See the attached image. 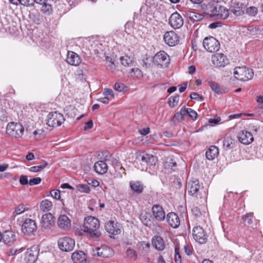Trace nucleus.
Masks as SVG:
<instances>
[{
  "label": "nucleus",
  "instance_id": "10",
  "mask_svg": "<svg viewBox=\"0 0 263 263\" xmlns=\"http://www.w3.org/2000/svg\"><path fill=\"white\" fill-rule=\"evenodd\" d=\"M37 226L34 220L31 219H27L24 222L22 227V231L25 235L31 236L36 231Z\"/></svg>",
  "mask_w": 263,
  "mask_h": 263
},
{
  "label": "nucleus",
  "instance_id": "59",
  "mask_svg": "<svg viewBox=\"0 0 263 263\" xmlns=\"http://www.w3.org/2000/svg\"><path fill=\"white\" fill-rule=\"evenodd\" d=\"M190 98L191 99L196 100L200 101H202L203 100V98L200 96L196 92H192L190 95Z\"/></svg>",
  "mask_w": 263,
  "mask_h": 263
},
{
  "label": "nucleus",
  "instance_id": "29",
  "mask_svg": "<svg viewBox=\"0 0 263 263\" xmlns=\"http://www.w3.org/2000/svg\"><path fill=\"white\" fill-rule=\"evenodd\" d=\"M94 169L99 174L103 175L108 171V165L104 161H99L94 164Z\"/></svg>",
  "mask_w": 263,
  "mask_h": 263
},
{
  "label": "nucleus",
  "instance_id": "42",
  "mask_svg": "<svg viewBox=\"0 0 263 263\" xmlns=\"http://www.w3.org/2000/svg\"><path fill=\"white\" fill-rule=\"evenodd\" d=\"M30 16L32 21L35 24L39 25L42 23L43 21V18L39 12L32 13Z\"/></svg>",
  "mask_w": 263,
  "mask_h": 263
},
{
  "label": "nucleus",
  "instance_id": "64",
  "mask_svg": "<svg viewBox=\"0 0 263 263\" xmlns=\"http://www.w3.org/2000/svg\"><path fill=\"white\" fill-rule=\"evenodd\" d=\"M93 126V122L92 120H89L85 123V125L84 127V129L86 130L88 129L91 128Z\"/></svg>",
  "mask_w": 263,
  "mask_h": 263
},
{
  "label": "nucleus",
  "instance_id": "35",
  "mask_svg": "<svg viewBox=\"0 0 263 263\" xmlns=\"http://www.w3.org/2000/svg\"><path fill=\"white\" fill-rule=\"evenodd\" d=\"M245 9L242 4L236 3L232 9V12L237 16L241 15L243 13Z\"/></svg>",
  "mask_w": 263,
  "mask_h": 263
},
{
  "label": "nucleus",
  "instance_id": "45",
  "mask_svg": "<svg viewBox=\"0 0 263 263\" xmlns=\"http://www.w3.org/2000/svg\"><path fill=\"white\" fill-rule=\"evenodd\" d=\"M174 260L175 263H181L182 262L181 256L179 253V247L178 245H176L175 248Z\"/></svg>",
  "mask_w": 263,
  "mask_h": 263
},
{
  "label": "nucleus",
  "instance_id": "36",
  "mask_svg": "<svg viewBox=\"0 0 263 263\" xmlns=\"http://www.w3.org/2000/svg\"><path fill=\"white\" fill-rule=\"evenodd\" d=\"M48 165V163L44 160H42L38 163L36 166H31L29 168V170L31 172H39L43 170Z\"/></svg>",
  "mask_w": 263,
  "mask_h": 263
},
{
  "label": "nucleus",
  "instance_id": "13",
  "mask_svg": "<svg viewBox=\"0 0 263 263\" xmlns=\"http://www.w3.org/2000/svg\"><path fill=\"white\" fill-rule=\"evenodd\" d=\"M212 62L217 67H224L229 64V61L226 55L218 53L212 55Z\"/></svg>",
  "mask_w": 263,
  "mask_h": 263
},
{
  "label": "nucleus",
  "instance_id": "38",
  "mask_svg": "<svg viewBox=\"0 0 263 263\" xmlns=\"http://www.w3.org/2000/svg\"><path fill=\"white\" fill-rule=\"evenodd\" d=\"M40 207L41 210L44 212H48L52 209V203L48 199H45L42 201Z\"/></svg>",
  "mask_w": 263,
  "mask_h": 263
},
{
  "label": "nucleus",
  "instance_id": "52",
  "mask_svg": "<svg viewBox=\"0 0 263 263\" xmlns=\"http://www.w3.org/2000/svg\"><path fill=\"white\" fill-rule=\"evenodd\" d=\"M61 192L59 190H52L50 192V195L57 200H60L61 198Z\"/></svg>",
  "mask_w": 263,
  "mask_h": 263
},
{
  "label": "nucleus",
  "instance_id": "9",
  "mask_svg": "<svg viewBox=\"0 0 263 263\" xmlns=\"http://www.w3.org/2000/svg\"><path fill=\"white\" fill-rule=\"evenodd\" d=\"M192 235L194 239L200 244L205 243L208 240V236L205 231L200 226L193 228Z\"/></svg>",
  "mask_w": 263,
  "mask_h": 263
},
{
  "label": "nucleus",
  "instance_id": "18",
  "mask_svg": "<svg viewBox=\"0 0 263 263\" xmlns=\"http://www.w3.org/2000/svg\"><path fill=\"white\" fill-rule=\"evenodd\" d=\"M237 138L239 141L245 145H248L254 140L252 134L245 130L240 131L237 136Z\"/></svg>",
  "mask_w": 263,
  "mask_h": 263
},
{
  "label": "nucleus",
  "instance_id": "44",
  "mask_svg": "<svg viewBox=\"0 0 263 263\" xmlns=\"http://www.w3.org/2000/svg\"><path fill=\"white\" fill-rule=\"evenodd\" d=\"M120 60L121 64L124 66H130L132 65V60L130 57L127 55L121 57Z\"/></svg>",
  "mask_w": 263,
  "mask_h": 263
},
{
  "label": "nucleus",
  "instance_id": "46",
  "mask_svg": "<svg viewBox=\"0 0 263 263\" xmlns=\"http://www.w3.org/2000/svg\"><path fill=\"white\" fill-rule=\"evenodd\" d=\"M77 189L80 192L88 193L90 192V188L87 184H78L76 185Z\"/></svg>",
  "mask_w": 263,
  "mask_h": 263
},
{
  "label": "nucleus",
  "instance_id": "28",
  "mask_svg": "<svg viewBox=\"0 0 263 263\" xmlns=\"http://www.w3.org/2000/svg\"><path fill=\"white\" fill-rule=\"evenodd\" d=\"M208 84L212 91L218 95L226 93L228 91V89L227 88L224 86H220L215 82L210 81L208 82Z\"/></svg>",
  "mask_w": 263,
  "mask_h": 263
},
{
  "label": "nucleus",
  "instance_id": "3",
  "mask_svg": "<svg viewBox=\"0 0 263 263\" xmlns=\"http://www.w3.org/2000/svg\"><path fill=\"white\" fill-rule=\"evenodd\" d=\"M235 78L241 81H248L251 80L254 76L252 69L245 66L237 67L234 71Z\"/></svg>",
  "mask_w": 263,
  "mask_h": 263
},
{
  "label": "nucleus",
  "instance_id": "7",
  "mask_svg": "<svg viewBox=\"0 0 263 263\" xmlns=\"http://www.w3.org/2000/svg\"><path fill=\"white\" fill-rule=\"evenodd\" d=\"M204 49L209 52H216L220 48V43L218 40L213 36L206 37L203 41Z\"/></svg>",
  "mask_w": 263,
  "mask_h": 263
},
{
  "label": "nucleus",
  "instance_id": "21",
  "mask_svg": "<svg viewBox=\"0 0 263 263\" xmlns=\"http://www.w3.org/2000/svg\"><path fill=\"white\" fill-rule=\"evenodd\" d=\"M57 224L62 230H68L71 228V220L66 215H61L58 218Z\"/></svg>",
  "mask_w": 263,
  "mask_h": 263
},
{
  "label": "nucleus",
  "instance_id": "58",
  "mask_svg": "<svg viewBox=\"0 0 263 263\" xmlns=\"http://www.w3.org/2000/svg\"><path fill=\"white\" fill-rule=\"evenodd\" d=\"M192 211L193 214L196 217H199L202 215L200 210L197 206H194L192 209Z\"/></svg>",
  "mask_w": 263,
  "mask_h": 263
},
{
  "label": "nucleus",
  "instance_id": "17",
  "mask_svg": "<svg viewBox=\"0 0 263 263\" xmlns=\"http://www.w3.org/2000/svg\"><path fill=\"white\" fill-rule=\"evenodd\" d=\"M106 231L109 234L116 235L121 233L120 224L117 222L109 220L105 224Z\"/></svg>",
  "mask_w": 263,
  "mask_h": 263
},
{
  "label": "nucleus",
  "instance_id": "51",
  "mask_svg": "<svg viewBox=\"0 0 263 263\" xmlns=\"http://www.w3.org/2000/svg\"><path fill=\"white\" fill-rule=\"evenodd\" d=\"M140 219L142 222L145 226H148L151 224V220L149 218H147L146 214H141L140 216Z\"/></svg>",
  "mask_w": 263,
  "mask_h": 263
},
{
  "label": "nucleus",
  "instance_id": "20",
  "mask_svg": "<svg viewBox=\"0 0 263 263\" xmlns=\"http://www.w3.org/2000/svg\"><path fill=\"white\" fill-rule=\"evenodd\" d=\"M55 218L50 213L44 214L42 217L41 225L45 229H50L54 223Z\"/></svg>",
  "mask_w": 263,
  "mask_h": 263
},
{
  "label": "nucleus",
  "instance_id": "31",
  "mask_svg": "<svg viewBox=\"0 0 263 263\" xmlns=\"http://www.w3.org/2000/svg\"><path fill=\"white\" fill-rule=\"evenodd\" d=\"M222 143L223 149L227 151L234 147L235 141L230 136L226 135L222 140Z\"/></svg>",
  "mask_w": 263,
  "mask_h": 263
},
{
  "label": "nucleus",
  "instance_id": "48",
  "mask_svg": "<svg viewBox=\"0 0 263 263\" xmlns=\"http://www.w3.org/2000/svg\"><path fill=\"white\" fill-rule=\"evenodd\" d=\"M130 73H134V76L138 79L142 78L143 76L142 71L138 68H132Z\"/></svg>",
  "mask_w": 263,
  "mask_h": 263
},
{
  "label": "nucleus",
  "instance_id": "33",
  "mask_svg": "<svg viewBox=\"0 0 263 263\" xmlns=\"http://www.w3.org/2000/svg\"><path fill=\"white\" fill-rule=\"evenodd\" d=\"M262 30L259 26L251 25L247 27L246 33L251 36L262 34Z\"/></svg>",
  "mask_w": 263,
  "mask_h": 263
},
{
  "label": "nucleus",
  "instance_id": "54",
  "mask_svg": "<svg viewBox=\"0 0 263 263\" xmlns=\"http://www.w3.org/2000/svg\"><path fill=\"white\" fill-rule=\"evenodd\" d=\"M20 4L26 7H32L34 5V0H21Z\"/></svg>",
  "mask_w": 263,
  "mask_h": 263
},
{
  "label": "nucleus",
  "instance_id": "39",
  "mask_svg": "<svg viewBox=\"0 0 263 263\" xmlns=\"http://www.w3.org/2000/svg\"><path fill=\"white\" fill-rule=\"evenodd\" d=\"M253 213H248L242 216V220L246 226L248 227L251 225L253 221Z\"/></svg>",
  "mask_w": 263,
  "mask_h": 263
},
{
  "label": "nucleus",
  "instance_id": "16",
  "mask_svg": "<svg viewBox=\"0 0 263 263\" xmlns=\"http://www.w3.org/2000/svg\"><path fill=\"white\" fill-rule=\"evenodd\" d=\"M113 254L112 249L106 246H103L100 248H96L93 250V255L94 256L108 258L112 256Z\"/></svg>",
  "mask_w": 263,
  "mask_h": 263
},
{
  "label": "nucleus",
  "instance_id": "14",
  "mask_svg": "<svg viewBox=\"0 0 263 263\" xmlns=\"http://www.w3.org/2000/svg\"><path fill=\"white\" fill-rule=\"evenodd\" d=\"M170 25L175 29L181 28L184 23L181 15L177 12H174L170 16L168 20Z\"/></svg>",
  "mask_w": 263,
  "mask_h": 263
},
{
  "label": "nucleus",
  "instance_id": "30",
  "mask_svg": "<svg viewBox=\"0 0 263 263\" xmlns=\"http://www.w3.org/2000/svg\"><path fill=\"white\" fill-rule=\"evenodd\" d=\"M129 186L132 190L138 194H140L143 192L144 189L143 184L140 181H131L129 182Z\"/></svg>",
  "mask_w": 263,
  "mask_h": 263
},
{
  "label": "nucleus",
  "instance_id": "50",
  "mask_svg": "<svg viewBox=\"0 0 263 263\" xmlns=\"http://www.w3.org/2000/svg\"><path fill=\"white\" fill-rule=\"evenodd\" d=\"M126 254L128 257L134 260H136L137 258V253L134 249H128L126 251Z\"/></svg>",
  "mask_w": 263,
  "mask_h": 263
},
{
  "label": "nucleus",
  "instance_id": "47",
  "mask_svg": "<svg viewBox=\"0 0 263 263\" xmlns=\"http://www.w3.org/2000/svg\"><path fill=\"white\" fill-rule=\"evenodd\" d=\"M246 13L250 16H255L257 12L258 9L256 7L250 6L246 9Z\"/></svg>",
  "mask_w": 263,
  "mask_h": 263
},
{
  "label": "nucleus",
  "instance_id": "22",
  "mask_svg": "<svg viewBox=\"0 0 263 263\" xmlns=\"http://www.w3.org/2000/svg\"><path fill=\"white\" fill-rule=\"evenodd\" d=\"M166 220L169 226L173 228H177L180 226V218L174 212L168 213L166 216Z\"/></svg>",
  "mask_w": 263,
  "mask_h": 263
},
{
  "label": "nucleus",
  "instance_id": "62",
  "mask_svg": "<svg viewBox=\"0 0 263 263\" xmlns=\"http://www.w3.org/2000/svg\"><path fill=\"white\" fill-rule=\"evenodd\" d=\"M139 133L142 136H145L150 132L149 127L144 128L139 130Z\"/></svg>",
  "mask_w": 263,
  "mask_h": 263
},
{
  "label": "nucleus",
  "instance_id": "34",
  "mask_svg": "<svg viewBox=\"0 0 263 263\" xmlns=\"http://www.w3.org/2000/svg\"><path fill=\"white\" fill-rule=\"evenodd\" d=\"M186 16L189 18L192 22H198L203 19L204 16L193 11H187L185 12Z\"/></svg>",
  "mask_w": 263,
  "mask_h": 263
},
{
  "label": "nucleus",
  "instance_id": "63",
  "mask_svg": "<svg viewBox=\"0 0 263 263\" xmlns=\"http://www.w3.org/2000/svg\"><path fill=\"white\" fill-rule=\"evenodd\" d=\"M88 183L94 187H97L99 185V181L96 179H89Z\"/></svg>",
  "mask_w": 263,
  "mask_h": 263
},
{
  "label": "nucleus",
  "instance_id": "11",
  "mask_svg": "<svg viewBox=\"0 0 263 263\" xmlns=\"http://www.w3.org/2000/svg\"><path fill=\"white\" fill-rule=\"evenodd\" d=\"M39 250L37 246H32L28 249L25 254L24 262L25 263H34L37 258Z\"/></svg>",
  "mask_w": 263,
  "mask_h": 263
},
{
  "label": "nucleus",
  "instance_id": "4",
  "mask_svg": "<svg viewBox=\"0 0 263 263\" xmlns=\"http://www.w3.org/2000/svg\"><path fill=\"white\" fill-rule=\"evenodd\" d=\"M170 59L169 55L164 51L157 52L153 57V62L157 67L165 68L170 64Z\"/></svg>",
  "mask_w": 263,
  "mask_h": 263
},
{
  "label": "nucleus",
  "instance_id": "24",
  "mask_svg": "<svg viewBox=\"0 0 263 263\" xmlns=\"http://www.w3.org/2000/svg\"><path fill=\"white\" fill-rule=\"evenodd\" d=\"M66 62L70 65L78 66L81 62L80 57L73 51H68Z\"/></svg>",
  "mask_w": 263,
  "mask_h": 263
},
{
  "label": "nucleus",
  "instance_id": "25",
  "mask_svg": "<svg viewBox=\"0 0 263 263\" xmlns=\"http://www.w3.org/2000/svg\"><path fill=\"white\" fill-rule=\"evenodd\" d=\"M141 161L147 165H155L157 162V158L152 154L143 152L140 154Z\"/></svg>",
  "mask_w": 263,
  "mask_h": 263
},
{
  "label": "nucleus",
  "instance_id": "15",
  "mask_svg": "<svg viewBox=\"0 0 263 263\" xmlns=\"http://www.w3.org/2000/svg\"><path fill=\"white\" fill-rule=\"evenodd\" d=\"M163 40L166 44L173 47L177 45L179 41V36L174 31L166 32L163 35Z\"/></svg>",
  "mask_w": 263,
  "mask_h": 263
},
{
  "label": "nucleus",
  "instance_id": "60",
  "mask_svg": "<svg viewBox=\"0 0 263 263\" xmlns=\"http://www.w3.org/2000/svg\"><path fill=\"white\" fill-rule=\"evenodd\" d=\"M20 183L22 185H26L29 183L27 176L26 175H22L20 178Z\"/></svg>",
  "mask_w": 263,
  "mask_h": 263
},
{
  "label": "nucleus",
  "instance_id": "32",
  "mask_svg": "<svg viewBox=\"0 0 263 263\" xmlns=\"http://www.w3.org/2000/svg\"><path fill=\"white\" fill-rule=\"evenodd\" d=\"M219 154L218 148L216 146H211L206 152V157L208 160H214Z\"/></svg>",
  "mask_w": 263,
  "mask_h": 263
},
{
  "label": "nucleus",
  "instance_id": "6",
  "mask_svg": "<svg viewBox=\"0 0 263 263\" xmlns=\"http://www.w3.org/2000/svg\"><path fill=\"white\" fill-rule=\"evenodd\" d=\"M24 131L23 126L21 124L16 123H9L6 127L7 134L15 138L21 137L23 135Z\"/></svg>",
  "mask_w": 263,
  "mask_h": 263
},
{
  "label": "nucleus",
  "instance_id": "1",
  "mask_svg": "<svg viewBox=\"0 0 263 263\" xmlns=\"http://www.w3.org/2000/svg\"><path fill=\"white\" fill-rule=\"evenodd\" d=\"M100 223L98 219L92 216H89L84 220L83 230L88 233L91 237L98 238L101 233L98 231Z\"/></svg>",
  "mask_w": 263,
  "mask_h": 263
},
{
  "label": "nucleus",
  "instance_id": "61",
  "mask_svg": "<svg viewBox=\"0 0 263 263\" xmlns=\"http://www.w3.org/2000/svg\"><path fill=\"white\" fill-rule=\"evenodd\" d=\"M107 70L112 72L115 71V70H116V66L114 62H110V63L107 66Z\"/></svg>",
  "mask_w": 263,
  "mask_h": 263
},
{
  "label": "nucleus",
  "instance_id": "49",
  "mask_svg": "<svg viewBox=\"0 0 263 263\" xmlns=\"http://www.w3.org/2000/svg\"><path fill=\"white\" fill-rule=\"evenodd\" d=\"M126 87L125 85L120 82H117L115 83L114 85V89L119 92H121L124 91L125 88Z\"/></svg>",
  "mask_w": 263,
  "mask_h": 263
},
{
  "label": "nucleus",
  "instance_id": "53",
  "mask_svg": "<svg viewBox=\"0 0 263 263\" xmlns=\"http://www.w3.org/2000/svg\"><path fill=\"white\" fill-rule=\"evenodd\" d=\"M103 93L105 96L110 98L111 99H112L114 98V92L111 89L105 88Z\"/></svg>",
  "mask_w": 263,
  "mask_h": 263
},
{
  "label": "nucleus",
  "instance_id": "37",
  "mask_svg": "<svg viewBox=\"0 0 263 263\" xmlns=\"http://www.w3.org/2000/svg\"><path fill=\"white\" fill-rule=\"evenodd\" d=\"M64 112L68 117L74 118L77 115V109L72 105H68L65 108Z\"/></svg>",
  "mask_w": 263,
  "mask_h": 263
},
{
  "label": "nucleus",
  "instance_id": "8",
  "mask_svg": "<svg viewBox=\"0 0 263 263\" xmlns=\"http://www.w3.org/2000/svg\"><path fill=\"white\" fill-rule=\"evenodd\" d=\"M58 243L61 250L64 252H70L74 247L75 241L69 237L64 236L59 239Z\"/></svg>",
  "mask_w": 263,
  "mask_h": 263
},
{
  "label": "nucleus",
  "instance_id": "5",
  "mask_svg": "<svg viewBox=\"0 0 263 263\" xmlns=\"http://www.w3.org/2000/svg\"><path fill=\"white\" fill-rule=\"evenodd\" d=\"M65 119L62 114L57 111L50 112L47 118V124L51 127H55L60 126Z\"/></svg>",
  "mask_w": 263,
  "mask_h": 263
},
{
  "label": "nucleus",
  "instance_id": "57",
  "mask_svg": "<svg viewBox=\"0 0 263 263\" xmlns=\"http://www.w3.org/2000/svg\"><path fill=\"white\" fill-rule=\"evenodd\" d=\"M26 211L24 205L20 204L15 209V212L16 215H20Z\"/></svg>",
  "mask_w": 263,
  "mask_h": 263
},
{
  "label": "nucleus",
  "instance_id": "56",
  "mask_svg": "<svg viewBox=\"0 0 263 263\" xmlns=\"http://www.w3.org/2000/svg\"><path fill=\"white\" fill-rule=\"evenodd\" d=\"M188 115L193 119H196L197 117V113L192 108H187Z\"/></svg>",
  "mask_w": 263,
  "mask_h": 263
},
{
  "label": "nucleus",
  "instance_id": "23",
  "mask_svg": "<svg viewBox=\"0 0 263 263\" xmlns=\"http://www.w3.org/2000/svg\"><path fill=\"white\" fill-rule=\"evenodd\" d=\"M16 240V235L14 232L6 230L3 233V241L8 246H12Z\"/></svg>",
  "mask_w": 263,
  "mask_h": 263
},
{
  "label": "nucleus",
  "instance_id": "2",
  "mask_svg": "<svg viewBox=\"0 0 263 263\" xmlns=\"http://www.w3.org/2000/svg\"><path fill=\"white\" fill-rule=\"evenodd\" d=\"M186 189L189 194L197 198H205L207 192L200 185L198 180H191L187 181Z\"/></svg>",
  "mask_w": 263,
  "mask_h": 263
},
{
  "label": "nucleus",
  "instance_id": "12",
  "mask_svg": "<svg viewBox=\"0 0 263 263\" xmlns=\"http://www.w3.org/2000/svg\"><path fill=\"white\" fill-rule=\"evenodd\" d=\"M229 15V10L224 7L216 5L210 14L211 17L216 16L218 18L226 19Z\"/></svg>",
  "mask_w": 263,
  "mask_h": 263
},
{
  "label": "nucleus",
  "instance_id": "27",
  "mask_svg": "<svg viewBox=\"0 0 263 263\" xmlns=\"http://www.w3.org/2000/svg\"><path fill=\"white\" fill-rule=\"evenodd\" d=\"M71 259L74 263H86V255L82 251H76L72 253Z\"/></svg>",
  "mask_w": 263,
  "mask_h": 263
},
{
  "label": "nucleus",
  "instance_id": "55",
  "mask_svg": "<svg viewBox=\"0 0 263 263\" xmlns=\"http://www.w3.org/2000/svg\"><path fill=\"white\" fill-rule=\"evenodd\" d=\"M42 179L40 177H36L32 179H30L29 181V184L30 185H37L41 182Z\"/></svg>",
  "mask_w": 263,
  "mask_h": 263
},
{
  "label": "nucleus",
  "instance_id": "41",
  "mask_svg": "<svg viewBox=\"0 0 263 263\" xmlns=\"http://www.w3.org/2000/svg\"><path fill=\"white\" fill-rule=\"evenodd\" d=\"M41 9L43 13L46 15L51 14L53 11L51 5L48 3L47 2L42 5Z\"/></svg>",
  "mask_w": 263,
  "mask_h": 263
},
{
  "label": "nucleus",
  "instance_id": "43",
  "mask_svg": "<svg viewBox=\"0 0 263 263\" xmlns=\"http://www.w3.org/2000/svg\"><path fill=\"white\" fill-rule=\"evenodd\" d=\"M179 101V96L178 95H176L175 96L171 97L168 101V104L172 108L176 106Z\"/></svg>",
  "mask_w": 263,
  "mask_h": 263
},
{
  "label": "nucleus",
  "instance_id": "19",
  "mask_svg": "<svg viewBox=\"0 0 263 263\" xmlns=\"http://www.w3.org/2000/svg\"><path fill=\"white\" fill-rule=\"evenodd\" d=\"M153 215L159 221H163L165 217V213L162 207L159 204H154L152 208Z\"/></svg>",
  "mask_w": 263,
  "mask_h": 263
},
{
  "label": "nucleus",
  "instance_id": "40",
  "mask_svg": "<svg viewBox=\"0 0 263 263\" xmlns=\"http://www.w3.org/2000/svg\"><path fill=\"white\" fill-rule=\"evenodd\" d=\"M176 162L171 157L166 158L164 164V166L165 169H171L173 171L175 170V169L173 168V167L176 166Z\"/></svg>",
  "mask_w": 263,
  "mask_h": 263
},
{
  "label": "nucleus",
  "instance_id": "26",
  "mask_svg": "<svg viewBox=\"0 0 263 263\" xmlns=\"http://www.w3.org/2000/svg\"><path fill=\"white\" fill-rule=\"evenodd\" d=\"M152 243L153 246L159 251H162L165 248V242L160 236H154L152 240Z\"/></svg>",
  "mask_w": 263,
  "mask_h": 263
}]
</instances>
